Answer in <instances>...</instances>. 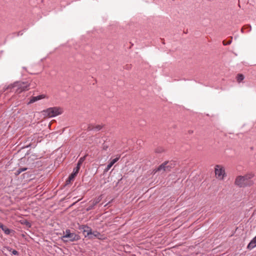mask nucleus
Segmentation results:
<instances>
[{"mask_svg":"<svg viewBox=\"0 0 256 256\" xmlns=\"http://www.w3.org/2000/svg\"><path fill=\"white\" fill-rule=\"evenodd\" d=\"M0 226H2V224L1 222H0Z\"/></svg>","mask_w":256,"mask_h":256,"instance_id":"obj_25","label":"nucleus"},{"mask_svg":"<svg viewBox=\"0 0 256 256\" xmlns=\"http://www.w3.org/2000/svg\"><path fill=\"white\" fill-rule=\"evenodd\" d=\"M8 250L10 251V252H11L12 254H14V255H18V251H16V250H12V248H8Z\"/></svg>","mask_w":256,"mask_h":256,"instance_id":"obj_20","label":"nucleus"},{"mask_svg":"<svg viewBox=\"0 0 256 256\" xmlns=\"http://www.w3.org/2000/svg\"><path fill=\"white\" fill-rule=\"evenodd\" d=\"M29 86V84H27V82H16L12 84H11L8 86L6 87H4V92L10 89L12 90V89H16V92L18 93H20L22 91L28 90V87Z\"/></svg>","mask_w":256,"mask_h":256,"instance_id":"obj_2","label":"nucleus"},{"mask_svg":"<svg viewBox=\"0 0 256 256\" xmlns=\"http://www.w3.org/2000/svg\"><path fill=\"white\" fill-rule=\"evenodd\" d=\"M80 239V236L74 232H71L70 230H66L64 232V235L62 237V240L64 242H76Z\"/></svg>","mask_w":256,"mask_h":256,"instance_id":"obj_3","label":"nucleus"},{"mask_svg":"<svg viewBox=\"0 0 256 256\" xmlns=\"http://www.w3.org/2000/svg\"><path fill=\"white\" fill-rule=\"evenodd\" d=\"M222 44H224V40L222 41Z\"/></svg>","mask_w":256,"mask_h":256,"instance_id":"obj_26","label":"nucleus"},{"mask_svg":"<svg viewBox=\"0 0 256 256\" xmlns=\"http://www.w3.org/2000/svg\"><path fill=\"white\" fill-rule=\"evenodd\" d=\"M256 246V236H254L250 242L247 246V248L252 250Z\"/></svg>","mask_w":256,"mask_h":256,"instance_id":"obj_12","label":"nucleus"},{"mask_svg":"<svg viewBox=\"0 0 256 256\" xmlns=\"http://www.w3.org/2000/svg\"><path fill=\"white\" fill-rule=\"evenodd\" d=\"M215 174L217 178L220 180L223 179L224 177V170H222V167L216 165L215 168Z\"/></svg>","mask_w":256,"mask_h":256,"instance_id":"obj_6","label":"nucleus"},{"mask_svg":"<svg viewBox=\"0 0 256 256\" xmlns=\"http://www.w3.org/2000/svg\"><path fill=\"white\" fill-rule=\"evenodd\" d=\"M102 126L101 125H97L96 126L90 125L88 126V130H94L96 131H98L102 129Z\"/></svg>","mask_w":256,"mask_h":256,"instance_id":"obj_15","label":"nucleus"},{"mask_svg":"<svg viewBox=\"0 0 256 256\" xmlns=\"http://www.w3.org/2000/svg\"><path fill=\"white\" fill-rule=\"evenodd\" d=\"M80 229L82 230L84 234L85 237H88L90 232H92V228L86 225H82L80 226Z\"/></svg>","mask_w":256,"mask_h":256,"instance_id":"obj_7","label":"nucleus"},{"mask_svg":"<svg viewBox=\"0 0 256 256\" xmlns=\"http://www.w3.org/2000/svg\"><path fill=\"white\" fill-rule=\"evenodd\" d=\"M101 236L100 234L97 232V231H94V232H91L90 234V236L88 237L90 239H94L96 238H99V237Z\"/></svg>","mask_w":256,"mask_h":256,"instance_id":"obj_14","label":"nucleus"},{"mask_svg":"<svg viewBox=\"0 0 256 256\" xmlns=\"http://www.w3.org/2000/svg\"><path fill=\"white\" fill-rule=\"evenodd\" d=\"M168 162V164L165 165V171L166 172H169L171 170V169L174 166V163L172 162Z\"/></svg>","mask_w":256,"mask_h":256,"instance_id":"obj_11","label":"nucleus"},{"mask_svg":"<svg viewBox=\"0 0 256 256\" xmlns=\"http://www.w3.org/2000/svg\"><path fill=\"white\" fill-rule=\"evenodd\" d=\"M244 78V76L243 74H238L236 76V80L238 82H240L242 80H243Z\"/></svg>","mask_w":256,"mask_h":256,"instance_id":"obj_18","label":"nucleus"},{"mask_svg":"<svg viewBox=\"0 0 256 256\" xmlns=\"http://www.w3.org/2000/svg\"><path fill=\"white\" fill-rule=\"evenodd\" d=\"M163 150L162 148H157L156 150V152H161Z\"/></svg>","mask_w":256,"mask_h":256,"instance_id":"obj_23","label":"nucleus"},{"mask_svg":"<svg viewBox=\"0 0 256 256\" xmlns=\"http://www.w3.org/2000/svg\"><path fill=\"white\" fill-rule=\"evenodd\" d=\"M231 39H232V38H231ZM231 42H232V40H228V41H226L225 40V46L227 45V44H231Z\"/></svg>","mask_w":256,"mask_h":256,"instance_id":"obj_22","label":"nucleus"},{"mask_svg":"<svg viewBox=\"0 0 256 256\" xmlns=\"http://www.w3.org/2000/svg\"><path fill=\"white\" fill-rule=\"evenodd\" d=\"M47 98V96L45 94H40L36 96H32L30 102H28V104H32L38 100H42V98Z\"/></svg>","mask_w":256,"mask_h":256,"instance_id":"obj_8","label":"nucleus"},{"mask_svg":"<svg viewBox=\"0 0 256 256\" xmlns=\"http://www.w3.org/2000/svg\"><path fill=\"white\" fill-rule=\"evenodd\" d=\"M0 228L2 229V230L6 234H10L12 232H14L12 230L8 228L6 226H4L2 224V226H0Z\"/></svg>","mask_w":256,"mask_h":256,"instance_id":"obj_17","label":"nucleus"},{"mask_svg":"<svg viewBox=\"0 0 256 256\" xmlns=\"http://www.w3.org/2000/svg\"><path fill=\"white\" fill-rule=\"evenodd\" d=\"M102 200V195L96 198L93 200H90L89 202L88 207L87 208V210H90L94 208L95 206H96L98 203H99Z\"/></svg>","mask_w":256,"mask_h":256,"instance_id":"obj_5","label":"nucleus"},{"mask_svg":"<svg viewBox=\"0 0 256 256\" xmlns=\"http://www.w3.org/2000/svg\"><path fill=\"white\" fill-rule=\"evenodd\" d=\"M62 112V109L60 107L49 108L42 112L44 115L49 118L55 117L60 115Z\"/></svg>","mask_w":256,"mask_h":256,"instance_id":"obj_4","label":"nucleus"},{"mask_svg":"<svg viewBox=\"0 0 256 256\" xmlns=\"http://www.w3.org/2000/svg\"><path fill=\"white\" fill-rule=\"evenodd\" d=\"M254 176L252 173H248L244 176H238L236 178L235 184L240 188L250 186L254 184L251 180Z\"/></svg>","mask_w":256,"mask_h":256,"instance_id":"obj_1","label":"nucleus"},{"mask_svg":"<svg viewBox=\"0 0 256 256\" xmlns=\"http://www.w3.org/2000/svg\"><path fill=\"white\" fill-rule=\"evenodd\" d=\"M86 156L80 158L76 166L74 168V171L78 173L80 168V166L85 160Z\"/></svg>","mask_w":256,"mask_h":256,"instance_id":"obj_10","label":"nucleus"},{"mask_svg":"<svg viewBox=\"0 0 256 256\" xmlns=\"http://www.w3.org/2000/svg\"><path fill=\"white\" fill-rule=\"evenodd\" d=\"M26 168H19L16 172V175L20 174L21 172L27 170Z\"/></svg>","mask_w":256,"mask_h":256,"instance_id":"obj_19","label":"nucleus"},{"mask_svg":"<svg viewBox=\"0 0 256 256\" xmlns=\"http://www.w3.org/2000/svg\"><path fill=\"white\" fill-rule=\"evenodd\" d=\"M120 158V156H117L116 158L113 159L106 166V168L104 170V172H107L109 170L112 168V166L117 162Z\"/></svg>","mask_w":256,"mask_h":256,"instance_id":"obj_9","label":"nucleus"},{"mask_svg":"<svg viewBox=\"0 0 256 256\" xmlns=\"http://www.w3.org/2000/svg\"><path fill=\"white\" fill-rule=\"evenodd\" d=\"M104 149L106 150V147H105V146H104Z\"/></svg>","mask_w":256,"mask_h":256,"instance_id":"obj_24","label":"nucleus"},{"mask_svg":"<svg viewBox=\"0 0 256 256\" xmlns=\"http://www.w3.org/2000/svg\"><path fill=\"white\" fill-rule=\"evenodd\" d=\"M22 223L24 224V225H26L28 228H30L31 227L30 223L28 221L26 220H23V222H22Z\"/></svg>","mask_w":256,"mask_h":256,"instance_id":"obj_21","label":"nucleus"},{"mask_svg":"<svg viewBox=\"0 0 256 256\" xmlns=\"http://www.w3.org/2000/svg\"><path fill=\"white\" fill-rule=\"evenodd\" d=\"M168 164V162H165L161 164L156 170V172H161L162 173L166 172L165 171V165Z\"/></svg>","mask_w":256,"mask_h":256,"instance_id":"obj_13","label":"nucleus"},{"mask_svg":"<svg viewBox=\"0 0 256 256\" xmlns=\"http://www.w3.org/2000/svg\"><path fill=\"white\" fill-rule=\"evenodd\" d=\"M77 174L78 173L73 170V172L70 174L68 180L66 181V184H70V182L74 178Z\"/></svg>","mask_w":256,"mask_h":256,"instance_id":"obj_16","label":"nucleus"}]
</instances>
